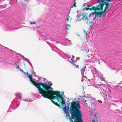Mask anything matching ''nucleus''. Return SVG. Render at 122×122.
I'll list each match as a JSON object with an SVG mask.
<instances>
[{
    "instance_id": "obj_20",
    "label": "nucleus",
    "mask_w": 122,
    "mask_h": 122,
    "mask_svg": "<svg viewBox=\"0 0 122 122\" xmlns=\"http://www.w3.org/2000/svg\"><path fill=\"white\" fill-rule=\"evenodd\" d=\"M51 99V101L53 103L55 104L57 106L59 107H60V106L59 105H58V103H57V102H54L52 99ZM52 99H53L52 98Z\"/></svg>"
},
{
    "instance_id": "obj_19",
    "label": "nucleus",
    "mask_w": 122,
    "mask_h": 122,
    "mask_svg": "<svg viewBox=\"0 0 122 122\" xmlns=\"http://www.w3.org/2000/svg\"><path fill=\"white\" fill-rule=\"evenodd\" d=\"M66 30H68L71 27L70 25L67 24H66Z\"/></svg>"
},
{
    "instance_id": "obj_24",
    "label": "nucleus",
    "mask_w": 122,
    "mask_h": 122,
    "mask_svg": "<svg viewBox=\"0 0 122 122\" xmlns=\"http://www.w3.org/2000/svg\"><path fill=\"white\" fill-rule=\"evenodd\" d=\"M12 64L13 65H15L16 66V69H20V67H19V66L17 65L16 64L14 63V64H12Z\"/></svg>"
},
{
    "instance_id": "obj_35",
    "label": "nucleus",
    "mask_w": 122,
    "mask_h": 122,
    "mask_svg": "<svg viewBox=\"0 0 122 122\" xmlns=\"http://www.w3.org/2000/svg\"><path fill=\"white\" fill-rule=\"evenodd\" d=\"M91 6H91H89V5H87V7H90V6Z\"/></svg>"
},
{
    "instance_id": "obj_9",
    "label": "nucleus",
    "mask_w": 122,
    "mask_h": 122,
    "mask_svg": "<svg viewBox=\"0 0 122 122\" xmlns=\"http://www.w3.org/2000/svg\"><path fill=\"white\" fill-rule=\"evenodd\" d=\"M12 26L11 25L9 24L5 25L3 28L4 31H6L9 30L12 28Z\"/></svg>"
},
{
    "instance_id": "obj_8",
    "label": "nucleus",
    "mask_w": 122,
    "mask_h": 122,
    "mask_svg": "<svg viewBox=\"0 0 122 122\" xmlns=\"http://www.w3.org/2000/svg\"><path fill=\"white\" fill-rule=\"evenodd\" d=\"M77 15L76 16V19L77 20H76L75 21V23L77 22L78 21H79L82 20L81 18L82 17H81V15H82L83 16L84 15H85V14H86L85 13L82 14L81 12L78 11H77Z\"/></svg>"
},
{
    "instance_id": "obj_5",
    "label": "nucleus",
    "mask_w": 122,
    "mask_h": 122,
    "mask_svg": "<svg viewBox=\"0 0 122 122\" xmlns=\"http://www.w3.org/2000/svg\"><path fill=\"white\" fill-rule=\"evenodd\" d=\"M112 0H97V3H98L97 6L96 7L95 6H92L91 9V10H96L101 11L103 9L104 4L102 3L104 1H110Z\"/></svg>"
},
{
    "instance_id": "obj_41",
    "label": "nucleus",
    "mask_w": 122,
    "mask_h": 122,
    "mask_svg": "<svg viewBox=\"0 0 122 122\" xmlns=\"http://www.w3.org/2000/svg\"><path fill=\"white\" fill-rule=\"evenodd\" d=\"M33 72L34 73H35V72H34V71H33Z\"/></svg>"
},
{
    "instance_id": "obj_10",
    "label": "nucleus",
    "mask_w": 122,
    "mask_h": 122,
    "mask_svg": "<svg viewBox=\"0 0 122 122\" xmlns=\"http://www.w3.org/2000/svg\"><path fill=\"white\" fill-rule=\"evenodd\" d=\"M85 97L87 99V100L90 101L93 104L95 103L94 100L91 97L90 95H88L87 96H86Z\"/></svg>"
},
{
    "instance_id": "obj_15",
    "label": "nucleus",
    "mask_w": 122,
    "mask_h": 122,
    "mask_svg": "<svg viewBox=\"0 0 122 122\" xmlns=\"http://www.w3.org/2000/svg\"><path fill=\"white\" fill-rule=\"evenodd\" d=\"M64 41L66 42L69 45H71V44L70 40H68L67 38H65L64 39Z\"/></svg>"
},
{
    "instance_id": "obj_25",
    "label": "nucleus",
    "mask_w": 122,
    "mask_h": 122,
    "mask_svg": "<svg viewBox=\"0 0 122 122\" xmlns=\"http://www.w3.org/2000/svg\"><path fill=\"white\" fill-rule=\"evenodd\" d=\"M69 14H68L67 16L66 17V20L68 21L69 20V19L70 18V17L69 16Z\"/></svg>"
},
{
    "instance_id": "obj_2",
    "label": "nucleus",
    "mask_w": 122,
    "mask_h": 122,
    "mask_svg": "<svg viewBox=\"0 0 122 122\" xmlns=\"http://www.w3.org/2000/svg\"><path fill=\"white\" fill-rule=\"evenodd\" d=\"M27 76L29 78L30 81L33 84L34 86L38 88L39 92L42 95V96L44 97H47L48 96L46 94H49V92L45 91V90L40 87V83H37L35 82V81L33 80V79L32 76H30V75H28Z\"/></svg>"
},
{
    "instance_id": "obj_1",
    "label": "nucleus",
    "mask_w": 122,
    "mask_h": 122,
    "mask_svg": "<svg viewBox=\"0 0 122 122\" xmlns=\"http://www.w3.org/2000/svg\"><path fill=\"white\" fill-rule=\"evenodd\" d=\"M41 85L43 88L46 90V91L49 92V93L47 94V97H45L48 99H56L59 103L61 105L64 107L63 110L65 112V113L66 115V117H68L69 116L68 115V109L66 108L65 101L63 98V93L60 94V92L58 91H54L52 90H49V89L53 90V88L49 86V82L47 81L43 83L40 82V87Z\"/></svg>"
},
{
    "instance_id": "obj_18",
    "label": "nucleus",
    "mask_w": 122,
    "mask_h": 122,
    "mask_svg": "<svg viewBox=\"0 0 122 122\" xmlns=\"http://www.w3.org/2000/svg\"><path fill=\"white\" fill-rule=\"evenodd\" d=\"M110 68L114 70H116L117 69V67L115 65H112L110 66Z\"/></svg>"
},
{
    "instance_id": "obj_39",
    "label": "nucleus",
    "mask_w": 122,
    "mask_h": 122,
    "mask_svg": "<svg viewBox=\"0 0 122 122\" xmlns=\"http://www.w3.org/2000/svg\"><path fill=\"white\" fill-rule=\"evenodd\" d=\"M85 102H86V100H85Z\"/></svg>"
},
{
    "instance_id": "obj_12",
    "label": "nucleus",
    "mask_w": 122,
    "mask_h": 122,
    "mask_svg": "<svg viewBox=\"0 0 122 122\" xmlns=\"http://www.w3.org/2000/svg\"><path fill=\"white\" fill-rule=\"evenodd\" d=\"M106 14L104 13L103 11L101 12H97L95 14V17L97 16V18H99L101 17L102 15L104 16V15H106Z\"/></svg>"
},
{
    "instance_id": "obj_45",
    "label": "nucleus",
    "mask_w": 122,
    "mask_h": 122,
    "mask_svg": "<svg viewBox=\"0 0 122 122\" xmlns=\"http://www.w3.org/2000/svg\"><path fill=\"white\" fill-rule=\"evenodd\" d=\"M92 58V59H93V58Z\"/></svg>"
},
{
    "instance_id": "obj_31",
    "label": "nucleus",
    "mask_w": 122,
    "mask_h": 122,
    "mask_svg": "<svg viewBox=\"0 0 122 122\" xmlns=\"http://www.w3.org/2000/svg\"><path fill=\"white\" fill-rule=\"evenodd\" d=\"M49 82V86H51L52 85V83H51L50 84V82Z\"/></svg>"
},
{
    "instance_id": "obj_44",
    "label": "nucleus",
    "mask_w": 122,
    "mask_h": 122,
    "mask_svg": "<svg viewBox=\"0 0 122 122\" xmlns=\"http://www.w3.org/2000/svg\"><path fill=\"white\" fill-rule=\"evenodd\" d=\"M34 80H35V81H36V80H35V79H34Z\"/></svg>"
},
{
    "instance_id": "obj_43",
    "label": "nucleus",
    "mask_w": 122,
    "mask_h": 122,
    "mask_svg": "<svg viewBox=\"0 0 122 122\" xmlns=\"http://www.w3.org/2000/svg\"><path fill=\"white\" fill-rule=\"evenodd\" d=\"M88 51H89V50H88L87 51V53L88 52Z\"/></svg>"
},
{
    "instance_id": "obj_7",
    "label": "nucleus",
    "mask_w": 122,
    "mask_h": 122,
    "mask_svg": "<svg viewBox=\"0 0 122 122\" xmlns=\"http://www.w3.org/2000/svg\"><path fill=\"white\" fill-rule=\"evenodd\" d=\"M30 24L32 25L34 24V27H31L30 26H26V29L29 30H31V31H35L37 30L36 27L37 26L36 22H30Z\"/></svg>"
},
{
    "instance_id": "obj_6",
    "label": "nucleus",
    "mask_w": 122,
    "mask_h": 122,
    "mask_svg": "<svg viewBox=\"0 0 122 122\" xmlns=\"http://www.w3.org/2000/svg\"><path fill=\"white\" fill-rule=\"evenodd\" d=\"M92 71L93 75L95 76L98 77L99 79H100L101 81L104 80V78L102 74L100 72L98 71L95 68L93 67Z\"/></svg>"
},
{
    "instance_id": "obj_22",
    "label": "nucleus",
    "mask_w": 122,
    "mask_h": 122,
    "mask_svg": "<svg viewBox=\"0 0 122 122\" xmlns=\"http://www.w3.org/2000/svg\"><path fill=\"white\" fill-rule=\"evenodd\" d=\"M95 58H95L96 59V60H97V59H100V57L99 55L98 54L96 55V56H95Z\"/></svg>"
},
{
    "instance_id": "obj_34",
    "label": "nucleus",
    "mask_w": 122,
    "mask_h": 122,
    "mask_svg": "<svg viewBox=\"0 0 122 122\" xmlns=\"http://www.w3.org/2000/svg\"><path fill=\"white\" fill-rule=\"evenodd\" d=\"M43 80L44 81H46V79L44 78V79Z\"/></svg>"
},
{
    "instance_id": "obj_40",
    "label": "nucleus",
    "mask_w": 122,
    "mask_h": 122,
    "mask_svg": "<svg viewBox=\"0 0 122 122\" xmlns=\"http://www.w3.org/2000/svg\"><path fill=\"white\" fill-rule=\"evenodd\" d=\"M16 107L15 108H14V109H16Z\"/></svg>"
},
{
    "instance_id": "obj_42",
    "label": "nucleus",
    "mask_w": 122,
    "mask_h": 122,
    "mask_svg": "<svg viewBox=\"0 0 122 122\" xmlns=\"http://www.w3.org/2000/svg\"><path fill=\"white\" fill-rule=\"evenodd\" d=\"M81 81H83V80H82H82H81Z\"/></svg>"
},
{
    "instance_id": "obj_23",
    "label": "nucleus",
    "mask_w": 122,
    "mask_h": 122,
    "mask_svg": "<svg viewBox=\"0 0 122 122\" xmlns=\"http://www.w3.org/2000/svg\"><path fill=\"white\" fill-rule=\"evenodd\" d=\"M94 55H93L92 54H89L88 55V56L89 58L91 57V58H95V56H94Z\"/></svg>"
},
{
    "instance_id": "obj_27",
    "label": "nucleus",
    "mask_w": 122,
    "mask_h": 122,
    "mask_svg": "<svg viewBox=\"0 0 122 122\" xmlns=\"http://www.w3.org/2000/svg\"><path fill=\"white\" fill-rule=\"evenodd\" d=\"M27 62L30 65V66H31V67H32V65L30 64V62L29 61H27Z\"/></svg>"
},
{
    "instance_id": "obj_29",
    "label": "nucleus",
    "mask_w": 122,
    "mask_h": 122,
    "mask_svg": "<svg viewBox=\"0 0 122 122\" xmlns=\"http://www.w3.org/2000/svg\"><path fill=\"white\" fill-rule=\"evenodd\" d=\"M24 73H25V74H26V75H28V72H24Z\"/></svg>"
},
{
    "instance_id": "obj_46",
    "label": "nucleus",
    "mask_w": 122,
    "mask_h": 122,
    "mask_svg": "<svg viewBox=\"0 0 122 122\" xmlns=\"http://www.w3.org/2000/svg\"><path fill=\"white\" fill-rule=\"evenodd\" d=\"M52 50H53V49H52Z\"/></svg>"
},
{
    "instance_id": "obj_26",
    "label": "nucleus",
    "mask_w": 122,
    "mask_h": 122,
    "mask_svg": "<svg viewBox=\"0 0 122 122\" xmlns=\"http://www.w3.org/2000/svg\"><path fill=\"white\" fill-rule=\"evenodd\" d=\"M94 14H95V13H91L90 14V15L91 16H93V15H94Z\"/></svg>"
},
{
    "instance_id": "obj_13",
    "label": "nucleus",
    "mask_w": 122,
    "mask_h": 122,
    "mask_svg": "<svg viewBox=\"0 0 122 122\" xmlns=\"http://www.w3.org/2000/svg\"><path fill=\"white\" fill-rule=\"evenodd\" d=\"M71 106L70 107V108L71 109V110L70 112H71V111L72 109L74 107H72V105H72L71 104ZM70 113H71V112H70ZM71 114V119H70V121L71 122H73V121L72 120V119H73L72 118V115H75L76 116V114L75 113H73V114ZM73 119L74 120V121L75 122L77 120V122H78V121H77V120H75V119Z\"/></svg>"
},
{
    "instance_id": "obj_38",
    "label": "nucleus",
    "mask_w": 122,
    "mask_h": 122,
    "mask_svg": "<svg viewBox=\"0 0 122 122\" xmlns=\"http://www.w3.org/2000/svg\"><path fill=\"white\" fill-rule=\"evenodd\" d=\"M75 4H76L75 3H74V5Z\"/></svg>"
},
{
    "instance_id": "obj_14",
    "label": "nucleus",
    "mask_w": 122,
    "mask_h": 122,
    "mask_svg": "<svg viewBox=\"0 0 122 122\" xmlns=\"http://www.w3.org/2000/svg\"><path fill=\"white\" fill-rule=\"evenodd\" d=\"M15 95L16 97L20 99H21V94L20 93H16L15 94Z\"/></svg>"
},
{
    "instance_id": "obj_17",
    "label": "nucleus",
    "mask_w": 122,
    "mask_h": 122,
    "mask_svg": "<svg viewBox=\"0 0 122 122\" xmlns=\"http://www.w3.org/2000/svg\"><path fill=\"white\" fill-rule=\"evenodd\" d=\"M86 67L85 66L84 68H83V69H82H82H81V74H82V76H84L85 77H86L85 76H84V72H85V67Z\"/></svg>"
},
{
    "instance_id": "obj_36",
    "label": "nucleus",
    "mask_w": 122,
    "mask_h": 122,
    "mask_svg": "<svg viewBox=\"0 0 122 122\" xmlns=\"http://www.w3.org/2000/svg\"><path fill=\"white\" fill-rule=\"evenodd\" d=\"M15 99L16 100L17 99V98H15Z\"/></svg>"
},
{
    "instance_id": "obj_4",
    "label": "nucleus",
    "mask_w": 122,
    "mask_h": 122,
    "mask_svg": "<svg viewBox=\"0 0 122 122\" xmlns=\"http://www.w3.org/2000/svg\"><path fill=\"white\" fill-rule=\"evenodd\" d=\"M88 86H92L96 88H98L99 90L102 92H100V93L101 94L102 93L103 95L104 94L105 95L107 93L106 91H105L104 89L102 88L103 86V87H105L104 84H97L95 83L93 81V80L92 79L91 80H89L87 82Z\"/></svg>"
},
{
    "instance_id": "obj_32",
    "label": "nucleus",
    "mask_w": 122,
    "mask_h": 122,
    "mask_svg": "<svg viewBox=\"0 0 122 122\" xmlns=\"http://www.w3.org/2000/svg\"><path fill=\"white\" fill-rule=\"evenodd\" d=\"M30 26H31V27H34V24H33V25H31Z\"/></svg>"
},
{
    "instance_id": "obj_30",
    "label": "nucleus",
    "mask_w": 122,
    "mask_h": 122,
    "mask_svg": "<svg viewBox=\"0 0 122 122\" xmlns=\"http://www.w3.org/2000/svg\"><path fill=\"white\" fill-rule=\"evenodd\" d=\"M20 70L23 73H24V71H23L22 70H21V69H20Z\"/></svg>"
},
{
    "instance_id": "obj_37",
    "label": "nucleus",
    "mask_w": 122,
    "mask_h": 122,
    "mask_svg": "<svg viewBox=\"0 0 122 122\" xmlns=\"http://www.w3.org/2000/svg\"><path fill=\"white\" fill-rule=\"evenodd\" d=\"M17 107H19V105H17Z\"/></svg>"
},
{
    "instance_id": "obj_3",
    "label": "nucleus",
    "mask_w": 122,
    "mask_h": 122,
    "mask_svg": "<svg viewBox=\"0 0 122 122\" xmlns=\"http://www.w3.org/2000/svg\"><path fill=\"white\" fill-rule=\"evenodd\" d=\"M56 48V50L55 51H54L57 52L60 55L62 58L65 59H68V60L72 63L76 67L78 68V65H76L75 64V63H76L77 61L76 60H74V56H72L71 57H68V56L67 55L60 50L58 48Z\"/></svg>"
},
{
    "instance_id": "obj_28",
    "label": "nucleus",
    "mask_w": 122,
    "mask_h": 122,
    "mask_svg": "<svg viewBox=\"0 0 122 122\" xmlns=\"http://www.w3.org/2000/svg\"><path fill=\"white\" fill-rule=\"evenodd\" d=\"M22 100L25 101V102H30V101H29L27 99L24 100L23 99Z\"/></svg>"
},
{
    "instance_id": "obj_16",
    "label": "nucleus",
    "mask_w": 122,
    "mask_h": 122,
    "mask_svg": "<svg viewBox=\"0 0 122 122\" xmlns=\"http://www.w3.org/2000/svg\"><path fill=\"white\" fill-rule=\"evenodd\" d=\"M82 20H83L84 21H86V23H88V21H89V19H88L86 17L84 16L83 17H81Z\"/></svg>"
},
{
    "instance_id": "obj_11",
    "label": "nucleus",
    "mask_w": 122,
    "mask_h": 122,
    "mask_svg": "<svg viewBox=\"0 0 122 122\" xmlns=\"http://www.w3.org/2000/svg\"><path fill=\"white\" fill-rule=\"evenodd\" d=\"M104 6H105V9L103 11L104 13L106 14L110 9V7H109L110 6L108 3L104 5Z\"/></svg>"
},
{
    "instance_id": "obj_21",
    "label": "nucleus",
    "mask_w": 122,
    "mask_h": 122,
    "mask_svg": "<svg viewBox=\"0 0 122 122\" xmlns=\"http://www.w3.org/2000/svg\"><path fill=\"white\" fill-rule=\"evenodd\" d=\"M51 99V101L53 103L55 104L57 106L59 107H60V106L59 105H58V103H57V102H54L52 99ZM52 99H53L52 98Z\"/></svg>"
},
{
    "instance_id": "obj_33",
    "label": "nucleus",
    "mask_w": 122,
    "mask_h": 122,
    "mask_svg": "<svg viewBox=\"0 0 122 122\" xmlns=\"http://www.w3.org/2000/svg\"><path fill=\"white\" fill-rule=\"evenodd\" d=\"M88 60H87L86 61H85V62L86 63V62H88Z\"/></svg>"
}]
</instances>
